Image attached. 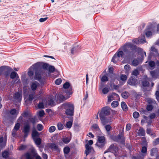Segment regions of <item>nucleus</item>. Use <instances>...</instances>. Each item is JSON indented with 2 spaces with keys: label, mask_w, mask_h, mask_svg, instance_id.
<instances>
[{
  "label": "nucleus",
  "mask_w": 159,
  "mask_h": 159,
  "mask_svg": "<svg viewBox=\"0 0 159 159\" xmlns=\"http://www.w3.org/2000/svg\"><path fill=\"white\" fill-rule=\"evenodd\" d=\"M41 63H37L32 66L31 67L28 72V75L30 77H32L34 75V71L35 72V79L38 80L41 79L42 71L40 66Z\"/></svg>",
  "instance_id": "obj_1"
},
{
  "label": "nucleus",
  "mask_w": 159,
  "mask_h": 159,
  "mask_svg": "<svg viewBox=\"0 0 159 159\" xmlns=\"http://www.w3.org/2000/svg\"><path fill=\"white\" fill-rule=\"evenodd\" d=\"M144 144L145 146L142 147L141 149V152L137 157L133 156L132 159H143L147 155V143L146 141H144Z\"/></svg>",
  "instance_id": "obj_2"
},
{
  "label": "nucleus",
  "mask_w": 159,
  "mask_h": 159,
  "mask_svg": "<svg viewBox=\"0 0 159 159\" xmlns=\"http://www.w3.org/2000/svg\"><path fill=\"white\" fill-rule=\"evenodd\" d=\"M133 45L130 43H126L123 47H121L120 49L124 52L126 53L128 56L133 55L132 52L129 51V48H133Z\"/></svg>",
  "instance_id": "obj_3"
},
{
  "label": "nucleus",
  "mask_w": 159,
  "mask_h": 159,
  "mask_svg": "<svg viewBox=\"0 0 159 159\" xmlns=\"http://www.w3.org/2000/svg\"><path fill=\"white\" fill-rule=\"evenodd\" d=\"M64 105L67 108L66 111V113L67 115L73 116L74 113V106L73 104L69 103L64 104Z\"/></svg>",
  "instance_id": "obj_4"
},
{
  "label": "nucleus",
  "mask_w": 159,
  "mask_h": 159,
  "mask_svg": "<svg viewBox=\"0 0 159 159\" xmlns=\"http://www.w3.org/2000/svg\"><path fill=\"white\" fill-rule=\"evenodd\" d=\"M111 138L116 141H120L122 143H124L125 142V138L123 136V131L122 130L120 133L117 136H111Z\"/></svg>",
  "instance_id": "obj_5"
},
{
  "label": "nucleus",
  "mask_w": 159,
  "mask_h": 159,
  "mask_svg": "<svg viewBox=\"0 0 159 159\" xmlns=\"http://www.w3.org/2000/svg\"><path fill=\"white\" fill-rule=\"evenodd\" d=\"M88 143H89L88 144H86L85 145L86 150L85 151V153L86 154V156L90 153H93L94 152V150L93 148L90 146L92 145L93 144V141L91 140H90L89 141Z\"/></svg>",
  "instance_id": "obj_6"
},
{
  "label": "nucleus",
  "mask_w": 159,
  "mask_h": 159,
  "mask_svg": "<svg viewBox=\"0 0 159 159\" xmlns=\"http://www.w3.org/2000/svg\"><path fill=\"white\" fill-rule=\"evenodd\" d=\"M106 143V138L104 136H98L96 145L99 147L102 148Z\"/></svg>",
  "instance_id": "obj_7"
},
{
  "label": "nucleus",
  "mask_w": 159,
  "mask_h": 159,
  "mask_svg": "<svg viewBox=\"0 0 159 159\" xmlns=\"http://www.w3.org/2000/svg\"><path fill=\"white\" fill-rule=\"evenodd\" d=\"M30 121L26 120L24 124V129L23 131L25 134V138L27 137L30 131Z\"/></svg>",
  "instance_id": "obj_8"
},
{
  "label": "nucleus",
  "mask_w": 159,
  "mask_h": 159,
  "mask_svg": "<svg viewBox=\"0 0 159 159\" xmlns=\"http://www.w3.org/2000/svg\"><path fill=\"white\" fill-rule=\"evenodd\" d=\"M110 108L109 107H106L102 108L99 114V117H101L103 120V116L108 115L110 113Z\"/></svg>",
  "instance_id": "obj_9"
},
{
  "label": "nucleus",
  "mask_w": 159,
  "mask_h": 159,
  "mask_svg": "<svg viewBox=\"0 0 159 159\" xmlns=\"http://www.w3.org/2000/svg\"><path fill=\"white\" fill-rule=\"evenodd\" d=\"M123 55V51L120 48L117 52L112 57L111 61L114 63H116L120 57H122Z\"/></svg>",
  "instance_id": "obj_10"
},
{
  "label": "nucleus",
  "mask_w": 159,
  "mask_h": 159,
  "mask_svg": "<svg viewBox=\"0 0 159 159\" xmlns=\"http://www.w3.org/2000/svg\"><path fill=\"white\" fill-rule=\"evenodd\" d=\"M63 87L65 89H66L65 91L67 95H70L72 94V87L69 83L66 82L63 84Z\"/></svg>",
  "instance_id": "obj_11"
},
{
  "label": "nucleus",
  "mask_w": 159,
  "mask_h": 159,
  "mask_svg": "<svg viewBox=\"0 0 159 159\" xmlns=\"http://www.w3.org/2000/svg\"><path fill=\"white\" fill-rule=\"evenodd\" d=\"M10 78L11 79L15 78L16 80L14 82V83H20V79L17 74L15 71L11 73L10 75Z\"/></svg>",
  "instance_id": "obj_12"
},
{
  "label": "nucleus",
  "mask_w": 159,
  "mask_h": 159,
  "mask_svg": "<svg viewBox=\"0 0 159 159\" xmlns=\"http://www.w3.org/2000/svg\"><path fill=\"white\" fill-rule=\"evenodd\" d=\"M22 96L21 93L17 92L15 93L14 98L16 101L20 102L21 101Z\"/></svg>",
  "instance_id": "obj_13"
},
{
  "label": "nucleus",
  "mask_w": 159,
  "mask_h": 159,
  "mask_svg": "<svg viewBox=\"0 0 159 159\" xmlns=\"http://www.w3.org/2000/svg\"><path fill=\"white\" fill-rule=\"evenodd\" d=\"M118 151V148L113 144L111 145L107 150V152H110L115 153Z\"/></svg>",
  "instance_id": "obj_14"
},
{
  "label": "nucleus",
  "mask_w": 159,
  "mask_h": 159,
  "mask_svg": "<svg viewBox=\"0 0 159 159\" xmlns=\"http://www.w3.org/2000/svg\"><path fill=\"white\" fill-rule=\"evenodd\" d=\"M39 85V84L38 82L34 81L31 83L30 86L31 90L33 91H34L36 90Z\"/></svg>",
  "instance_id": "obj_15"
},
{
  "label": "nucleus",
  "mask_w": 159,
  "mask_h": 159,
  "mask_svg": "<svg viewBox=\"0 0 159 159\" xmlns=\"http://www.w3.org/2000/svg\"><path fill=\"white\" fill-rule=\"evenodd\" d=\"M159 149L157 148H153L150 150V155L152 156H157L159 154Z\"/></svg>",
  "instance_id": "obj_16"
},
{
  "label": "nucleus",
  "mask_w": 159,
  "mask_h": 159,
  "mask_svg": "<svg viewBox=\"0 0 159 159\" xmlns=\"http://www.w3.org/2000/svg\"><path fill=\"white\" fill-rule=\"evenodd\" d=\"M136 81L137 80L136 79L131 76L128 80L127 83L130 85L135 86L137 84Z\"/></svg>",
  "instance_id": "obj_17"
},
{
  "label": "nucleus",
  "mask_w": 159,
  "mask_h": 159,
  "mask_svg": "<svg viewBox=\"0 0 159 159\" xmlns=\"http://www.w3.org/2000/svg\"><path fill=\"white\" fill-rule=\"evenodd\" d=\"M48 146L49 148L54 151H57L59 150L58 146L55 143H49L48 144Z\"/></svg>",
  "instance_id": "obj_18"
},
{
  "label": "nucleus",
  "mask_w": 159,
  "mask_h": 159,
  "mask_svg": "<svg viewBox=\"0 0 159 159\" xmlns=\"http://www.w3.org/2000/svg\"><path fill=\"white\" fill-rule=\"evenodd\" d=\"M12 70V69L11 68L7 67L6 68L3 69L4 75L6 77L8 76Z\"/></svg>",
  "instance_id": "obj_19"
},
{
  "label": "nucleus",
  "mask_w": 159,
  "mask_h": 159,
  "mask_svg": "<svg viewBox=\"0 0 159 159\" xmlns=\"http://www.w3.org/2000/svg\"><path fill=\"white\" fill-rule=\"evenodd\" d=\"M103 120L102 119L101 117H100L101 122L103 125H105L107 123L110 122L111 121L110 120H108L107 118H106L105 116H103Z\"/></svg>",
  "instance_id": "obj_20"
},
{
  "label": "nucleus",
  "mask_w": 159,
  "mask_h": 159,
  "mask_svg": "<svg viewBox=\"0 0 159 159\" xmlns=\"http://www.w3.org/2000/svg\"><path fill=\"white\" fill-rule=\"evenodd\" d=\"M151 52L153 54L154 56H158L159 55V54L158 53V52L156 49L153 46L151 47Z\"/></svg>",
  "instance_id": "obj_21"
},
{
  "label": "nucleus",
  "mask_w": 159,
  "mask_h": 159,
  "mask_svg": "<svg viewBox=\"0 0 159 159\" xmlns=\"http://www.w3.org/2000/svg\"><path fill=\"white\" fill-rule=\"evenodd\" d=\"M80 49V48L78 45L75 46L71 49V53L72 54H74L76 53L78 50Z\"/></svg>",
  "instance_id": "obj_22"
},
{
  "label": "nucleus",
  "mask_w": 159,
  "mask_h": 159,
  "mask_svg": "<svg viewBox=\"0 0 159 159\" xmlns=\"http://www.w3.org/2000/svg\"><path fill=\"white\" fill-rule=\"evenodd\" d=\"M6 143V139H3L2 137H0V146L1 148L4 147Z\"/></svg>",
  "instance_id": "obj_23"
},
{
  "label": "nucleus",
  "mask_w": 159,
  "mask_h": 159,
  "mask_svg": "<svg viewBox=\"0 0 159 159\" xmlns=\"http://www.w3.org/2000/svg\"><path fill=\"white\" fill-rule=\"evenodd\" d=\"M138 135L140 136H144L145 135V131L144 129L140 128L138 132Z\"/></svg>",
  "instance_id": "obj_24"
},
{
  "label": "nucleus",
  "mask_w": 159,
  "mask_h": 159,
  "mask_svg": "<svg viewBox=\"0 0 159 159\" xmlns=\"http://www.w3.org/2000/svg\"><path fill=\"white\" fill-rule=\"evenodd\" d=\"M57 98L58 100H59L60 101H64L67 99L65 98L63 95L61 94H59L57 95Z\"/></svg>",
  "instance_id": "obj_25"
},
{
  "label": "nucleus",
  "mask_w": 159,
  "mask_h": 159,
  "mask_svg": "<svg viewBox=\"0 0 159 159\" xmlns=\"http://www.w3.org/2000/svg\"><path fill=\"white\" fill-rule=\"evenodd\" d=\"M121 106L123 110L124 111H126L128 109V107L125 103L122 102L121 103Z\"/></svg>",
  "instance_id": "obj_26"
},
{
  "label": "nucleus",
  "mask_w": 159,
  "mask_h": 159,
  "mask_svg": "<svg viewBox=\"0 0 159 159\" xmlns=\"http://www.w3.org/2000/svg\"><path fill=\"white\" fill-rule=\"evenodd\" d=\"M108 70L109 73L107 75V76L111 78V76H112L114 75L113 73V68L112 67H110L109 68Z\"/></svg>",
  "instance_id": "obj_27"
},
{
  "label": "nucleus",
  "mask_w": 159,
  "mask_h": 159,
  "mask_svg": "<svg viewBox=\"0 0 159 159\" xmlns=\"http://www.w3.org/2000/svg\"><path fill=\"white\" fill-rule=\"evenodd\" d=\"M10 113L11 115L14 116H16L18 113V111H17L15 109H11L10 111Z\"/></svg>",
  "instance_id": "obj_28"
},
{
  "label": "nucleus",
  "mask_w": 159,
  "mask_h": 159,
  "mask_svg": "<svg viewBox=\"0 0 159 159\" xmlns=\"http://www.w3.org/2000/svg\"><path fill=\"white\" fill-rule=\"evenodd\" d=\"M40 63V62H39ZM40 67L41 69L42 73V67L43 69H47L48 68V64L46 63H40Z\"/></svg>",
  "instance_id": "obj_29"
},
{
  "label": "nucleus",
  "mask_w": 159,
  "mask_h": 159,
  "mask_svg": "<svg viewBox=\"0 0 159 159\" xmlns=\"http://www.w3.org/2000/svg\"><path fill=\"white\" fill-rule=\"evenodd\" d=\"M32 137L33 139L37 138V137L39 135V133L36 130H33L32 132Z\"/></svg>",
  "instance_id": "obj_30"
},
{
  "label": "nucleus",
  "mask_w": 159,
  "mask_h": 159,
  "mask_svg": "<svg viewBox=\"0 0 159 159\" xmlns=\"http://www.w3.org/2000/svg\"><path fill=\"white\" fill-rule=\"evenodd\" d=\"M139 43H144L146 42L145 36L143 35L141 36V37L139 38Z\"/></svg>",
  "instance_id": "obj_31"
},
{
  "label": "nucleus",
  "mask_w": 159,
  "mask_h": 159,
  "mask_svg": "<svg viewBox=\"0 0 159 159\" xmlns=\"http://www.w3.org/2000/svg\"><path fill=\"white\" fill-rule=\"evenodd\" d=\"M121 96L123 98L126 99L129 96V93L127 92H124L121 93Z\"/></svg>",
  "instance_id": "obj_32"
},
{
  "label": "nucleus",
  "mask_w": 159,
  "mask_h": 159,
  "mask_svg": "<svg viewBox=\"0 0 159 159\" xmlns=\"http://www.w3.org/2000/svg\"><path fill=\"white\" fill-rule=\"evenodd\" d=\"M32 152L33 153V156L35 157V159H41V157L35 151L33 150Z\"/></svg>",
  "instance_id": "obj_33"
},
{
  "label": "nucleus",
  "mask_w": 159,
  "mask_h": 159,
  "mask_svg": "<svg viewBox=\"0 0 159 159\" xmlns=\"http://www.w3.org/2000/svg\"><path fill=\"white\" fill-rule=\"evenodd\" d=\"M25 156L26 159H33V157L30 153H27L25 154Z\"/></svg>",
  "instance_id": "obj_34"
},
{
  "label": "nucleus",
  "mask_w": 159,
  "mask_h": 159,
  "mask_svg": "<svg viewBox=\"0 0 159 159\" xmlns=\"http://www.w3.org/2000/svg\"><path fill=\"white\" fill-rule=\"evenodd\" d=\"M35 144L38 145H39L41 143V140L40 138H35L33 139Z\"/></svg>",
  "instance_id": "obj_35"
},
{
  "label": "nucleus",
  "mask_w": 159,
  "mask_h": 159,
  "mask_svg": "<svg viewBox=\"0 0 159 159\" xmlns=\"http://www.w3.org/2000/svg\"><path fill=\"white\" fill-rule=\"evenodd\" d=\"M48 104L49 105L51 106H54L55 105V103L52 98H51L48 100Z\"/></svg>",
  "instance_id": "obj_36"
},
{
  "label": "nucleus",
  "mask_w": 159,
  "mask_h": 159,
  "mask_svg": "<svg viewBox=\"0 0 159 159\" xmlns=\"http://www.w3.org/2000/svg\"><path fill=\"white\" fill-rule=\"evenodd\" d=\"M70 148L68 147L64 148L63 151L65 154H68L70 152Z\"/></svg>",
  "instance_id": "obj_37"
},
{
  "label": "nucleus",
  "mask_w": 159,
  "mask_h": 159,
  "mask_svg": "<svg viewBox=\"0 0 159 159\" xmlns=\"http://www.w3.org/2000/svg\"><path fill=\"white\" fill-rule=\"evenodd\" d=\"M119 105L118 102L116 101H113L111 104V106L113 107H117Z\"/></svg>",
  "instance_id": "obj_38"
},
{
  "label": "nucleus",
  "mask_w": 159,
  "mask_h": 159,
  "mask_svg": "<svg viewBox=\"0 0 159 159\" xmlns=\"http://www.w3.org/2000/svg\"><path fill=\"white\" fill-rule=\"evenodd\" d=\"M139 61L136 59L133 60L132 62V65L135 66H137L139 64Z\"/></svg>",
  "instance_id": "obj_39"
},
{
  "label": "nucleus",
  "mask_w": 159,
  "mask_h": 159,
  "mask_svg": "<svg viewBox=\"0 0 159 159\" xmlns=\"http://www.w3.org/2000/svg\"><path fill=\"white\" fill-rule=\"evenodd\" d=\"M110 88H105L102 90V92L104 94H107L109 91Z\"/></svg>",
  "instance_id": "obj_40"
},
{
  "label": "nucleus",
  "mask_w": 159,
  "mask_h": 159,
  "mask_svg": "<svg viewBox=\"0 0 159 159\" xmlns=\"http://www.w3.org/2000/svg\"><path fill=\"white\" fill-rule=\"evenodd\" d=\"M48 68L49 71L51 73L53 72L55 70V67L53 66H49Z\"/></svg>",
  "instance_id": "obj_41"
},
{
  "label": "nucleus",
  "mask_w": 159,
  "mask_h": 159,
  "mask_svg": "<svg viewBox=\"0 0 159 159\" xmlns=\"http://www.w3.org/2000/svg\"><path fill=\"white\" fill-rule=\"evenodd\" d=\"M139 74V71L137 69H135L133 70L132 73V75L134 76H137Z\"/></svg>",
  "instance_id": "obj_42"
},
{
  "label": "nucleus",
  "mask_w": 159,
  "mask_h": 159,
  "mask_svg": "<svg viewBox=\"0 0 159 159\" xmlns=\"http://www.w3.org/2000/svg\"><path fill=\"white\" fill-rule=\"evenodd\" d=\"M57 125L58 129L59 130H61L63 128V124L60 122L58 123Z\"/></svg>",
  "instance_id": "obj_43"
},
{
  "label": "nucleus",
  "mask_w": 159,
  "mask_h": 159,
  "mask_svg": "<svg viewBox=\"0 0 159 159\" xmlns=\"http://www.w3.org/2000/svg\"><path fill=\"white\" fill-rule=\"evenodd\" d=\"M139 113L138 112L135 111L133 113V116L134 118H138L139 117Z\"/></svg>",
  "instance_id": "obj_44"
},
{
  "label": "nucleus",
  "mask_w": 159,
  "mask_h": 159,
  "mask_svg": "<svg viewBox=\"0 0 159 159\" xmlns=\"http://www.w3.org/2000/svg\"><path fill=\"white\" fill-rule=\"evenodd\" d=\"M20 126V124L19 123H17L15 125L14 129L16 130L17 131L19 129Z\"/></svg>",
  "instance_id": "obj_45"
},
{
  "label": "nucleus",
  "mask_w": 159,
  "mask_h": 159,
  "mask_svg": "<svg viewBox=\"0 0 159 159\" xmlns=\"http://www.w3.org/2000/svg\"><path fill=\"white\" fill-rule=\"evenodd\" d=\"M101 80L102 82L107 81H108V78L106 75H104L102 77Z\"/></svg>",
  "instance_id": "obj_46"
},
{
  "label": "nucleus",
  "mask_w": 159,
  "mask_h": 159,
  "mask_svg": "<svg viewBox=\"0 0 159 159\" xmlns=\"http://www.w3.org/2000/svg\"><path fill=\"white\" fill-rule=\"evenodd\" d=\"M148 80V79H147V80H145L143 82V86H148L149 85V83L148 82V81L147 80Z\"/></svg>",
  "instance_id": "obj_47"
},
{
  "label": "nucleus",
  "mask_w": 159,
  "mask_h": 159,
  "mask_svg": "<svg viewBox=\"0 0 159 159\" xmlns=\"http://www.w3.org/2000/svg\"><path fill=\"white\" fill-rule=\"evenodd\" d=\"M55 127L54 126H51L49 129V131L50 133H52L55 130Z\"/></svg>",
  "instance_id": "obj_48"
},
{
  "label": "nucleus",
  "mask_w": 159,
  "mask_h": 159,
  "mask_svg": "<svg viewBox=\"0 0 159 159\" xmlns=\"http://www.w3.org/2000/svg\"><path fill=\"white\" fill-rule=\"evenodd\" d=\"M72 124V121L67 122L66 124V126L67 128H70L71 127Z\"/></svg>",
  "instance_id": "obj_49"
},
{
  "label": "nucleus",
  "mask_w": 159,
  "mask_h": 159,
  "mask_svg": "<svg viewBox=\"0 0 159 159\" xmlns=\"http://www.w3.org/2000/svg\"><path fill=\"white\" fill-rule=\"evenodd\" d=\"M37 129L39 131L42 130L43 129V126L41 124H38L37 125Z\"/></svg>",
  "instance_id": "obj_50"
},
{
  "label": "nucleus",
  "mask_w": 159,
  "mask_h": 159,
  "mask_svg": "<svg viewBox=\"0 0 159 159\" xmlns=\"http://www.w3.org/2000/svg\"><path fill=\"white\" fill-rule=\"evenodd\" d=\"M92 127L97 131H99L100 130L97 124H94L92 126Z\"/></svg>",
  "instance_id": "obj_51"
},
{
  "label": "nucleus",
  "mask_w": 159,
  "mask_h": 159,
  "mask_svg": "<svg viewBox=\"0 0 159 159\" xmlns=\"http://www.w3.org/2000/svg\"><path fill=\"white\" fill-rule=\"evenodd\" d=\"M8 152H7L4 151L2 153V156L3 158H6L8 156Z\"/></svg>",
  "instance_id": "obj_52"
},
{
  "label": "nucleus",
  "mask_w": 159,
  "mask_h": 159,
  "mask_svg": "<svg viewBox=\"0 0 159 159\" xmlns=\"http://www.w3.org/2000/svg\"><path fill=\"white\" fill-rule=\"evenodd\" d=\"M113 100V96L111 95L108 96V102L110 103Z\"/></svg>",
  "instance_id": "obj_53"
},
{
  "label": "nucleus",
  "mask_w": 159,
  "mask_h": 159,
  "mask_svg": "<svg viewBox=\"0 0 159 159\" xmlns=\"http://www.w3.org/2000/svg\"><path fill=\"white\" fill-rule=\"evenodd\" d=\"M62 141L64 143H67L70 142V140L68 138L66 137L63 139Z\"/></svg>",
  "instance_id": "obj_54"
},
{
  "label": "nucleus",
  "mask_w": 159,
  "mask_h": 159,
  "mask_svg": "<svg viewBox=\"0 0 159 159\" xmlns=\"http://www.w3.org/2000/svg\"><path fill=\"white\" fill-rule=\"evenodd\" d=\"M105 128L107 132H109L111 129V127L110 125H107L105 126Z\"/></svg>",
  "instance_id": "obj_55"
},
{
  "label": "nucleus",
  "mask_w": 159,
  "mask_h": 159,
  "mask_svg": "<svg viewBox=\"0 0 159 159\" xmlns=\"http://www.w3.org/2000/svg\"><path fill=\"white\" fill-rule=\"evenodd\" d=\"M154 145H156L159 144V138L156 139L153 143Z\"/></svg>",
  "instance_id": "obj_56"
},
{
  "label": "nucleus",
  "mask_w": 159,
  "mask_h": 159,
  "mask_svg": "<svg viewBox=\"0 0 159 159\" xmlns=\"http://www.w3.org/2000/svg\"><path fill=\"white\" fill-rule=\"evenodd\" d=\"M150 72L151 76L153 78H155L157 77L156 76V72L154 71H151Z\"/></svg>",
  "instance_id": "obj_57"
},
{
  "label": "nucleus",
  "mask_w": 159,
  "mask_h": 159,
  "mask_svg": "<svg viewBox=\"0 0 159 159\" xmlns=\"http://www.w3.org/2000/svg\"><path fill=\"white\" fill-rule=\"evenodd\" d=\"M139 38H138V39H134L133 40H132V42L136 44H139Z\"/></svg>",
  "instance_id": "obj_58"
},
{
  "label": "nucleus",
  "mask_w": 159,
  "mask_h": 159,
  "mask_svg": "<svg viewBox=\"0 0 159 159\" xmlns=\"http://www.w3.org/2000/svg\"><path fill=\"white\" fill-rule=\"evenodd\" d=\"M147 100V102L149 103H154V102H155L154 100L149 98H148Z\"/></svg>",
  "instance_id": "obj_59"
},
{
  "label": "nucleus",
  "mask_w": 159,
  "mask_h": 159,
  "mask_svg": "<svg viewBox=\"0 0 159 159\" xmlns=\"http://www.w3.org/2000/svg\"><path fill=\"white\" fill-rule=\"evenodd\" d=\"M62 82V80L61 79H58L56 80L55 81V83L57 85H59Z\"/></svg>",
  "instance_id": "obj_60"
},
{
  "label": "nucleus",
  "mask_w": 159,
  "mask_h": 159,
  "mask_svg": "<svg viewBox=\"0 0 159 159\" xmlns=\"http://www.w3.org/2000/svg\"><path fill=\"white\" fill-rule=\"evenodd\" d=\"M44 115V112L43 110H41L39 112V115L40 117H42Z\"/></svg>",
  "instance_id": "obj_61"
},
{
  "label": "nucleus",
  "mask_w": 159,
  "mask_h": 159,
  "mask_svg": "<svg viewBox=\"0 0 159 159\" xmlns=\"http://www.w3.org/2000/svg\"><path fill=\"white\" fill-rule=\"evenodd\" d=\"M120 79L122 81H125L127 79V76L125 75H121L120 77Z\"/></svg>",
  "instance_id": "obj_62"
},
{
  "label": "nucleus",
  "mask_w": 159,
  "mask_h": 159,
  "mask_svg": "<svg viewBox=\"0 0 159 159\" xmlns=\"http://www.w3.org/2000/svg\"><path fill=\"white\" fill-rule=\"evenodd\" d=\"M131 128V125L130 124H128L126 127V130L129 131L130 130Z\"/></svg>",
  "instance_id": "obj_63"
},
{
  "label": "nucleus",
  "mask_w": 159,
  "mask_h": 159,
  "mask_svg": "<svg viewBox=\"0 0 159 159\" xmlns=\"http://www.w3.org/2000/svg\"><path fill=\"white\" fill-rule=\"evenodd\" d=\"M156 98L158 101L159 100V91H157L156 93Z\"/></svg>",
  "instance_id": "obj_64"
}]
</instances>
